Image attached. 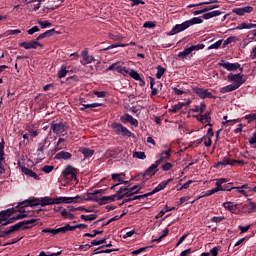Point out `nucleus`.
Returning <instances> with one entry per match:
<instances>
[{
    "label": "nucleus",
    "instance_id": "2",
    "mask_svg": "<svg viewBox=\"0 0 256 256\" xmlns=\"http://www.w3.org/2000/svg\"><path fill=\"white\" fill-rule=\"evenodd\" d=\"M203 23V19L201 17H194L190 20L183 22L182 24H176L171 31L167 33L168 36L177 35V33H181V31H185L189 29V27L193 25H201Z\"/></svg>",
    "mask_w": 256,
    "mask_h": 256
},
{
    "label": "nucleus",
    "instance_id": "56",
    "mask_svg": "<svg viewBox=\"0 0 256 256\" xmlns=\"http://www.w3.org/2000/svg\"><path fill=\"white\" fill-rule=\"evenodd\" d=\"M155 26H156L155 22H153V21H146L143 24L144 29H154Z\"/></svg>",
    "mask_w": 256,
    "mask_h": 256
},
{
    "label": "nucleus",
    "instance_id": "64",
    "mask_svg": "<svg viewBox=\"0 0 256 256\" xmlns=\"http://www.w3.org/2000/svg\"><path fill=\"white\" fill-rule=\"evenodd\" d=\"M173 168V164L171 162H166L164 165H162L163 171H170Z\"/></svg>",
    "mask_w": 256,
    "mask_h": 256
},
{
    "label": "nucleus",
    "instance_id": "9",
    "mask_svg": "<svg viewBox=\"0 0 256 256\" xmlns=\"http://www.w3.org/2000/svg\"><path fill=\"white\" fill-rule=\"evenodd\" d=\"M193 93H195L200 99H215V95L209 92L208 89L200 88V87H192Z\"/></svg>",
    "mask_w": 256,
    "mask_h": 256
},
{
    "label": "nucleus",
    "instance_id": "38",
    "mask_svg": "<svg viewBox=\"0 0 256 256\" xmlns=\"http://www.w3.org/2000/svg\"><path fill=\"white\" fill-rule=\"evenodd\" d=\"M58 235L59 233L65 234L67 233V231H73V228H71V226L69 224H66L64 227H60L58 229H56Z\"/></svg>",
    "mask_w": 256,
    "mask_h": 256
},
{
    "label": "nucleus",
    "instance_id": "50",
    "mask_svg": "<svg viewBox=\"0 0 256 256\" xmlns=\"http://www.w3.org/2000/svg\"><path fill=\"white\" fill-rule=\"evenodd\" d=\"M183 109V103H178L172 106L171 113H177V111H181Z\"/></svg>",
    "mask_w": 256,
    "mask_h": 256
},
{
    "label": "nucleus",
    "instance_id": "49",
    "mask_svg": "<svg viewBox=\"0 0 256 256\" xmlns=\"http://www.w3.org/2000/svg\"><path fill=\"white\" fill-rule=\"evenodd\" d=\"M244 119H247L248 123H253V121H256V113L247 114L244 116Z\"/></svg>",
    "mask_w": 256,
    "mask_h": 256
},
{
    "label": "nucleus",
    "instance_id": "14",
    "mask_svg": "<svg viewBox=\"0 0 256 256\" xmlns=\"http://www.w3.org/2000/svg\"><path fill=\"white\" fill-rule=\"evenodd\" d=\"M20 47L23 49H37V47H43V44L39 42V40H31L30 42H21L19 43Z\"/></svg>",
    "mask_w": 256,
    "mask_h": 256
},
{
    "label": "nucleus",
    "instance_id": "17",
    "mask_svg": "<svg viewBox=\"0 0 256 256\" xmlns=\"http://www.w3.org/2000/svg\"><path fill=\"white\" fill-rule=\"evenodd\" d=\"M78 151H79V153L84 155V159H91V157H93V155H95V150L89 149L87 147H81V148H79Z\"/></svg>",
    "mask_w": 256,
    "mask_h": 256
},
{
    "label": "nucleus",
    "instance_id": "36",
    "mask_svg": "<svg viewBox=\"0 0 256 256\" xmlns=\"http://www.w3.org/2000/svg\"><path fill=\"white\" fill-rule=\"evenodd\" d=\"M67 73H69V70H67V66L62 65L58 72V79H63L67 76Z\"/></svg>",
    "mask_w": 256,
    "mask_h": 256
},
{
    "label": "nucleus",
    "instance_id": "22",
    "mask_svg": "<svg viewBox=\"0 0 256 256\" xmlns=\"http://www.w3.org/2000/svg\"><path fill=\"white\" fill-rule=\"evenodd\" d=\"M55 33H56L55 28L47 30L46 32L40 34L36 38V41H41V39H47L48 37H53V35H55Z\"/></svg>",
    "mask_w": 256,
    "mask_h": 256
},
{
    "label": "nucleus",
    "instance_id": "54",
    "mask_svg": "<svg viewBox=\"0 0 256 256\" xmlns=\"http://www.w3.org/2000/svg\"><path fill=\"white\" fill-rule=\"evenodd\" d=\"M42 233H50L52 237H55L56 235H58L57 229H51V228L43 229Z\"/></svg>",
    "mask_w": 256,
    "mask_h": 256
},
{
    "label": "nucleus",
    "instance_id": "8",
    "mask_svg": "<svg viewBox=\"0 0 256 256\" xmlns=\"http://www.w3.org/2000/svg\"><path fill=\"white\" fill-rule=\"evenodd\" d=\"M52 199H53V205H63V203H81L83 201V198H81V196H76V197L59 196Z\"/></svg>",
    "mask_w": 256,
    "mask_h": 256
},
{
    "label": "nucleus",
    "instance_id": "42",
    "mask_svg": "<svg viewBox=\"0 0 256 256\" xmlns=\"http://www.w3.org/2000/svg\"><path fill=\"white\" fill-rule=\"evenodd\" d=\"M133 157L136 159H141L142 161L147 159V155H145V152H134Z\"/></svg>",
    "mask_w": 256,
    "mask_h": 256
},
{
    "label": "nucleus",
    "instance_id": "62",
    "mask_svg": "<svg viewBox=\"0 0 256 256\" xmlns=\"http://www.w3.org/2000/svg\"><path fill=\"white\" fill-rule=\"evenodd\" d=\"M131 7H136L137 5H145L143 0H130Z\"/></svg>",
    "mask_w": 256,
    "mask_h": 256
},
{
    "label": "nucleus",
    "instance_id": "20",
    "mask_svg": "<svg viewBox=\"0 0 256 256\" xmlns=\"http://www.w3.org/2000/svg\"><path fill=\"white\" fill-rule=\"evenodd\" d=\"M81 57H82V60L80 61L81 65H89V63H91V60H90L91 56H89V50L87 49L82 50Z\"/></svg>",
    "mask_w": 256,
    "mask_h": 256
},
{
    "label": "nucleus",
    "instance_id": "12",
    "mask_svg": "<svg viewBox=\"0 0 256 256\" xmlns=\"http://www.w3.org/2000/svg\"><path fill=\"white\" fill-rule=\"evenodd\" d=\"M220 67H223L227 71H237L239 69L241 73H243V68H241V64L239 63H231V62H225V60H221V62L218 64Z\"/></svg>",
    "mask_w": 256,
    "mask_h": 256
},
{
    "label": "nucleus",
    "instance_id": "11",
    "mask_svg": "<svg viewBox=\"0 0 256 256\" xmlns=\"http://www.w3.org/2000/svg\"><path fill=\"white\" fill-rule=\"evenodd\" d=\"M63 177L67 181H77V169H75L73 166H67L63 170Z\"/></svg>",
    "mask_w": 256,
    "mask_h": 256
},
{
    "label": "nucleus",
    "instance_id": "59",
    "mask_svg": "<svg viewBox=\"0 0 256 256\" xmlns=\"http://www.w3.org/2000/svg\"><path fill=\"white\" fill-rule=\"evenodd\" d=\"M39 31H41V30L39 29V26H33L31 29H29V30L27 31V33H28V35H33V34H35V33H39Z\"/></svg>",
    "mask_w": 256,
    "mask_h": 256
},
{
    "label": "nucleus",
    "instance_id": "18",
    "mask_svg": "<svg viewBox=\"0 0 256 256\" xmlns=\"http://www.w3.org/2000/svg\"><path fill=\"white\" fill-rule=\"evenodd\" d=\"M71 157H73V154L65 151H60L55 155L54 159H57L58 161H61V159H63L64 161H69Z\"/></svg>",
    "mask_w": 256,
    "mask_h": 256
},
{
    "label": "nucleus",
    "instance_id": "61",
    "mask_svg": "<svg viewBox=\"0 0 256 256\" xmlns=\"http://www.w3.org/2000/svg\"><path fill=\"white\" fill-rule=\"evenodd\" d=\"M55 169L52 165H46L42 168L43 173H51Z\"/></svg>",
    "mask_w": 256,
    "mask_h": 256
},
{
    "label": "nucleus",
    "instance_id": "27",
    "mask_svg": "<svg viewBox=\"0 0 256 256\" xmlns=\"http://www.w3.org/2000/svg\"><path fill=\"white\" fill-rule=\"evenodd\" d=\"M221 15V11L219 10H214L212 12H208L202 15V18L204 19H213V17H219Z\"/></svg>",
    "mask_w": 256,
    "mask_h": 256
},
{
    "label": "nucleus",
    "instance_id": "3",
    "mask_svg": "<svg viewBox=\"0 0 256 256\" xmlns=\"http://www.w3.org/2000/svg\"><path fill=\"white\" fill-rule=\"evenodd\" d=\"M21 205H24V207H37V205H41V207H47V205H53V198L45 196L33 200L27 199L22 202H19V206Z\"/></svg>",
    "mask_w": 256,
    "mask_h": 256
},
{
    "label": "nucleus",
    "instance_id": "57",
    "mask_svg": "<svg viewBox=\"0 0 256 256\" xmlns=\"http://www.w3.org/2000/svg\"><path fill=\"white\" fill-rule=\"evenodd\" d=\"M103 243H107V238H103L101 240H92L91 245H103Z\"/></svg>",
    "mask_w": 256,
    "mask_h": 256
},
{
    "label": "nucleus",
    "instance_id": "30",
    "mask_svg": "<svg viewBox=\"0 0 256 256\" xmlns=\"http://www.w3.org/2000/svg\"><path fill=\"white\" fill-rule=\"evenodd\" d=\"M169 157H171V149L161 152L160 159L158 160V161H160V165H161V163H163V161H167V159H169Z\"/></svg>",
    "mask_w": 256,
    "mask_h": 256
},
{
    "label": "nucleus",
    "instance_id": "19",
    "mask_svg": "<svg viewBox=\"0 0 256 256\" xmlns=\"http://www.w3.org/2000/svg\"><path fill=\"white\" fill-rule=\"evenodd\" d=\"M26 131H28L30 137H38L39 135V127L35 124L28 125Z\"/></svg>",
    "mask_w": 256,
    "mask_h": 256
},
{
    "label": "nucleus",
    "instance_id": "60",
    "mask_svg": "<svg viewBox=\"0 0 256 256\" xmlns=\"http://www.w3.org/2000/svg\"><path fill=\"white\" fill-rule=\"evenodd\" d=\"M15 221H17V218L15 216L11 218H7L2 225L3 226L11 225V223H15Z\"/></svg>",
    "mask_w": 256,
    "mask_h": 256
},
{
    "label": "nucleus",
    "instance_id": "55",
    "mask_svg": "<svg viewBox=\"0 0 256 256\" xmlns=\"http://www.w3.org/2000/svg\"><path fill=\"white\" fill-rule=\"evenodd\" d=\"M223 43V40H218L217 42H215L214 44L210 45L208 47V50H211V49H219L221 47Z\"/></svg>",
    "mask_w": 256,
    "mask_h": 256
},
{
    "label": "nucleus",
    "instance_id": "63",
    "mask_svg": "<svg viewBox=\"0 0 256 256\" xmlns=\"http://www.w3.org/2000/svg\"><path fill=\"white\" fill-rule=\"evenodd\" d=\"M232 12L236 15H239L240 17H243V15H245L243 8H234Z\"/></svg>",
    "mask_w": 256,
    "mask_h": 256
},
{
    "label": "nucleus",
    "instance_id": "41",
    "mask_svg": "<svg viewBox=\"0 0 256 256\" xmlns=\"http://www.w3.org/2000/svg\"><path fill=\"white\" fill-rule=\"evenodd\" d=\"M223 119L225 122H222V125H227V123H229V125H235V123H241V118L227 120V116H224Z\"/></svg>",
    "mask_w": 256,
    "mask_h": 256
},
{
    "label": "nucleus",
    "instance_id": "52",
    "mask_svg": "<svg viewBox=\"0 0 256 256\" xmlns=\"http://www.w3.org/2000/svg\"><path fill=\"white\" fill-rule=\"evenodd\" d=\"M151 247H153V246L142 247V248H139L138 250H134L132 252V255H140V253L147 251V249H151Z\"/></svg>",
    "mask_w": 256,
    "mask_h": 256
},
{
    "label": "nucleus",
    "instance_id": "5",
    "mask_svg": "<svg viewBox=\"0 0 256 256\" xmlns=\"http://www.w3.org/2000/svg\"><path fill=\"white\" fill-rule=\"evenodd\" d=\"M36 222L37 219L23 220L15 225H12L8 233H15V231H19V229H22V231H27V229L35 227Z\"/></svg>",
    "mask_w": 256,
    "mask_h": 256
},
{
    "label": "nucleus",
    "instance_id": "32",
    "mask_svg": "<svg viewBox=\"0 0 256 256\" xmlns=\"http://www.w3.org/2000/svg\"><path fill=\"white\" fill-rule=\"evenodd\" d=\"M47 145V138L38 143L37 153L38 155H43V151H45Z\"/></svg>",
    "mask_w": 256,
    "mask_h": 256
},
{
    "label": "nucleus",
    "instance_id": "47",
    "mask_svg": "<svg viewBox=\"0 0 256 256\" xmlns=\"http://www.w3.org/2000/svg\"><path fill=\"white\" fill-rule=\"evenodd\" d=\"M201 49H205V44H198V45L190 46V51L192 53H193V51H201Z\"/></svg>",
    "mask_w": 256,
    "mask_h": 256
},
{
    "label": "nucleus",
    "instance_id": "34",
    "mask_svg": "<svg viewBox=\"0 0 256 256\" xmlns=\"http://www.w3.org/2000/svg\"><path fill=\"white\" fill-rule=\"evenodd\" d=\"M14 213L15 211H13V209L3 210L0 212V217L4 219V221H7V217H11V215H13Z\"/></svg>",
    "mask_w": 256,
    "mask_h": 256
},
{
    "label": "nucleus",
    "instance_id": "25",
    "mask_svg": "<svg viewBox=\"0 0 256 256\" xmlns=\"http://www.w3.org/2000/svg\"><path fill=\"white\" fill-rule=\"evenodd\" d=\"M204 122L206 123L205 127H213L211 124V112L207 111L204 114H200Z\"/></svg>",
    "mask_w": 256,
    "mask_h": 256
},
{
    "label": "nucleus",
    "instance_id": "16",
    "mask_svg": "<svg viewBox=\"0 0 256 256\" xmlns=\"http://www.w3.org/2000/svg\"><path fill=\"white\" fill-rule=\"evenodd\" d=\"M171 181H173V178L162 181L152 192H150V195H155V193L163 191V189H165V187H167L171 183Z\"/></svg>",
    "mask_w": 256,
    "mask_h": 256
},
{
    "label": "nucleus",
    "instance_id": "29",
    "mask_svg": "<svg viewBox=\"0 0 256 256\" xmlns=\"http://www.w3.org/2000/svg\"><path fill=\"white\" fill-rule=\"evenodd\" d=\"M113 201H115V196L114 195L103 196L100 199V205H107V203H113Z\"/></svg>",
    "mask_w": 256,
    "mask_h": 256
},
{
    "label": "nucleus",
    "instance_id": "1",
    "mask_svg": "<svg viewBox=\"0 0 256 256\" xmlns=\"http://www.w3.org/2000/svg\"><path fill=\"white\" fill-rule=\"evenodd\" d=\"M228 81H230V85L224 86L220 89V93H231L233 91H237V89H239V87H241V85H243L245 83V78H243V74L238 73V74H233L230 73L227 76Z\"/></svg>",
    "mask_w": 256,
    "mask_h": 256
},
{
    "label": "nucleus",
    "instance_id": "37",
    "mask_svg": "<svg viewBox=\"0 0 256 256\" xmlns=\"http://www.w3.org/2000/svg\"><path fill=\"white\" fill-rule=\"evenodd\" d=\"M80 219H82V221H95V219H97V214H90V215L82 214L80 216Z\"/></svg>",
    "mask_w": 256,
    "mask_h": 256
},
{
    "label": "nucleus",
    "instance_id": "51",
    "mask_svg": "<svg viewBox=\"0 0 256 256\" xmlns=\"http://www.w3.org/2000/svg\"><path fill=\"white\" fill-rule=\"evenodd\" d=\"M210 221L212 223H221V222L225 221V217L224 216H214L211 218Z\"/></svg>",
    "mask_w": 256,
    "mask_h": 256
},
{
    "label": "nucleus",
    "instance_id": "58",
    "mask_svg": "<svg viewBox=\"0 0 256 256\" xmlns=\"http://www.w3.org/2000/svg\"><path fill=\"white\" fill-rule=\"evenodd\" d=\"M238 229L240 232V235L243 234V233H247V231H249V229H251V225H248V226H238Z\"/></svg>",
    "mask_w": 256,
    "mask_h": 256
},
{
    "label": "nucleus",
    "instance_id": "35",
    "mask_svg": "<svg viewBox=\"0 0 256 256\" xmlns=\"http://www.w3.org/2000/svg\"><path fill=\"white\" fill-rule=\"evenodd\" d=\"M0 161H5V139L2 138L0 142Z\"/></svg>",
    "mask_w": 256,
    "mask_h": 256
},
{
    "label": "nucleus",
    "instance_id": "39",
    "mask_svg": "<svg viewBox=\"0 0 256 256\" xmlns=\"http://www.w3.org/2000/svg\"><path fill=\"white\" fill-rule=\"evenodd\" d=\"M156 69H157L156 79H161V77H163V75H165L166 69L163 68L161 65H158L156 67Z\"/></svg>",
    "mask_w": 256,
    "mask_h": 256
},
{
    "label": "nucleus",
    "instance_id": "53",
    "mask_svg": "<svg viewBox=\"0 0 256 256\" xmlns=\"http://www.w3.org/2000/svg\"><path fill=\"white\" fill-rule=\"evenodd\" d=\"M93 95H96V97H98V98H100V99H103V98L107 97V92L95 90V91L93 92Z\"/></svg>",
    "mask_w": 256,
    "mask_h": 256
},
{
    "label": "nucleus",
    "instance_id": "48",
    "mask_svg": "<svg viewBox=\"0 0 256 256\" xmlns=\"http://www.w3.org/2000/svg\"><path fill=\"white\" fill-rule=\"evenodd\" d=\"M103 233V230L99 231V230H93V234L91 233H85L84 237H97V235H101Z\"/></svg>",
    "mask_w": 256,
    "mask_h": 256
},
{
    "label": "nucleus",
    "instance_id": "23",
    "mask_svg": "<svg viewBox=\"0 0 256 256\" xmlns=\"http://www.w3.org/2000/svg\"><path fill=\"white\" fill-rule=\"evenodd\" d=\"M122 177H125V174L123 173H120V174H112V179L113 181H118L119 183L118 184H115L114 186L111 187V189H115V187H118V185H123V178Z\"/></svg>",
    "mask_w": 256,
    "mask_h": 256
},
{
    "label": "nucleus",
    "instance_id": "31",
    "mask_svg": "<svg viewBox=\"0 0 256 256\" xmlns=\"http://www.w3.org/2000/svg\"><path fill=\"white\" fill-rule=\"evenodd\" d=\"M82 108H80V111H85V109H95L96 107H103V104L101 103H92V104H81Z\"/></svg>",
    "mask_w": 256,
    "mask_h": 256
},
{
    "label": "nucleus",
    "instance_id": "10",
    "mask_svg": "<svg viewBox=\"0 0 256 256\" xmlns=\"http://www.w3.org/2000/svg\"><path fill=\"white\" fill-rule=\"evenodd\" d=\"M105 193V190H95L94 192H88L87 198H84V201H93L94 203H98L101 205V195Z\"/></svg>",
    "mask_w": 256,
    "mask_h": 256
},
{
    "label": "nucleus",
    "instance_id": "40",
    "mask_svg": "<svg viewBox=\"0 0 256 256\" xmlns=\"http://www.w3.org/2000/svg\"><path fill=\"white\" fill-rule=\"evenodd\" d=\"M120 67H121V62H116V63L112 64L111 66H109L106 69V73H108V71H117V72H119Z\"/></svg>",
    "mask_w": 256,
    "mask_h": 256
},
{
    "label": "nucleus",
    "instance_id": "6",
    "mask_svg": "<svg viewBox=\"0 0 256 256\" xmlns=\"http://www.w3.org/2000/svg\"><path fill=\"white\" fill-rule=\"evenodd\" d=\"M161 165V160H156L154 164L147 168V170L143 174H139L138 177H142V181H149L155 173H157V167Z\"/></svg>",
    "mask_w": 256,
    "mask_h": 256
},
{
    "label": "nucleus",
    "instance_id": "26",
    "mask_svg": "<svg viewBox=\"0 0 256 256\" xmlns=\"http://www.w3.org/2000/svg\"><path fill=\"white\" fill-rule=\"evenodd\" d=\"M65 139L64 138H59L57 143L54 146V151H61V149H65L67 145L65 144Z\"/></svg>",
    "mask_w": 256,
    "mask_h": 256
},
{
    "label": "nucleus",
    "instance_id": "7",
    "mask_svg": "<svg viewBox=\"0 0 256 256\" xmlns=\"http://www.w3.org/2000/svg\"><path fill=\"white\" fill-rule=\"evenodd\" d=\"M111 127L115 131L116 135H122V137H135V134L130 132L129 129L121 123L113 122Z\"/></svg>",
    "mask_w": 256,
    "mask_h": 256
},
{
    "label": "nucleus",
    "instance_id": "4",
    "mask_svg": "<svg viewBox=\"0 0 256 256\" xmlns=\"http://www.w3.org/2000/svg\"><path fill=\"white\" fill-rule=\"evenodd\" d=\"M50 131H52L54 135L65 137V135H67V123L54 120L50 123Z\"/></svg>",
    "mask_w": 256,
    "mask_h": 256
},
{
    "label": "nucleus",
    "instance_id": "45",
    "mask_svg": "<svg viewBox=\"0 0 256 256\" xmlns=\"http://www.w3.org/2000/svg\"><path fill=\"white\" fill-rule=\"evenodd\" d=\"M147 197H151V192L146 193V194H142V195H137L132 197L133 201H139L141 199H147Z\"/></svg>",
    "mask_w": 256,
    "mask_h": 256
},
{
    "label": "nucleus",
    "instance_id": "33",
    "mask_svg": "<svg viewBox=\"0 0 256 256\" xmlns=\"http://www.w3.org/2000/svg\"><path fill=\"white\" fill-rule=\"evenodd\" d=\"M191 53L193 52H191V48L188 47V48H185L182 52H179L178 57L179 59L185 60L187 59L188 55H191Z\"/></svg>",
    "mask_w": 256,
    "mask_h": 256
},
{
    "label": "nucleus",
    "instance_id": "15",
    "mask_svg": "<svg viewBox=\"0 0 256 256\" xmlns=\"http://www.w3.org/2000/svg\"><path fill=\"white\" fill-rule=\"evenodd\" d=\"M20 169H21L22 173H24V175H27V177H32L36 181H39V179H40L39 175H37V173H35V171L27 168L26 166H20Z\"/></svg>",
    "mask_w": 256,
    "mask_h": 256
},
{
    "label": "nucleus",
    "instance_id": "24",
    "mask_svg": "<svg viewBox=\"0 0 256 256\" xmlns=\"http://www.w3.org/2000/svg\"><path fill=\"white\" fill-rule=\"evenodd\" d=\"M222 207H224V209H227L231 213H235V211H237V204L233 202H224L222 204Z\"/></svg>",
    "mask_w": 256,
    "mask_h": 256
},
{
    "label": "nucleus",
    "instance_id": "46",
    "mask_svg": "<svg viewBox=\"0 0 256 256\" xmlns=\"http://www.w3.org/2000/svg\"><path fill=\"white\" fill-rule=\"evenodd\" d=\"M132 117L133 116H131V114L126 113V114H124L123 116L120 117V121L122 123H129L131 121Z\"/></svg>",
    "mask_w": 256,
    "mask_h": 256
},
{
    "label": "nucleus",
    "instance_id": "43",
    "mask_svg": "<svg viewBox=\"0 0 256 256\" xmlns=\"http://www.w3.org/2000/svg\"><path fill=\"white\" fill-rule=\"evenodd\" d=\"M129 75H130V77H131L132 79H134L135 81H141V75H139V74L137 73V71H135V70H130Z\"/></svg>",
    "mask_w": 256,
    "mask_h": 256
},
{
    "label": "nucleus",
    "instance_id": "28",
    "mask_svg": "<svg viewBox=\"0 0 256 256\" xmlns=\"http://www.w3.org/2000/svg\"><path fill=\"white\" fill-rule=\"evenodd\" d=\"M220 165H222V167H227V165H234L233 160H229V158L224 157L221 161L216 163V167H220Z\"/></svg>",
    "mask_w": 256,
    "mask_h": 256
},
{
    "label": "nucleus",
    "instance_id": "21",
    "mask_svg": "<svg viewBox=\"0 0 256 256\" xmlns=\"http://www.w3.org/2000/svg\"><path fill=\"white\" fill-rule=\"evenodd\" d=\"M17 207H20V210H19L20 214H17L15 216L16 217V221H21V219H27V217H29V215H27L25 213V207H27V206H25V204L19 206V202H18V206Z\"/></svg>",
    "mask_w": 256,
    "mask_h": 256
},
{
    "label": "nucleus",
    "instance_id": "13",
    "mask_svg": "<svg viewBox=\"0 0 256 256\" xmlns=\"http://www.w3.org/2000/svg\"><path fill=\"white\" fill-rule=\"evenodd\" d=\"M150 79V89H151V97H155L159 93V89H163V83L157 81L155 82V78L149 77Z\"/></svg>",
    "mask_w": 256,
    "mask_h": 256
},
{
    "label": "nucleus",
    "instance_id": "44",
    "mask_svg": "<svg viewBox=\"0 0 256 256\" xmlns=\"http://www.w3.org/2000/svg\"><path fill=\"white\" fill-rule=\"evenodd\" d=\"M37 23L38 25H40L42 29H47V27H51V22H49L48 20H45V21L38 20Z\"/></svg>",
    "mask_w": 256,
    "mask_h": 256
}]
</instances>
